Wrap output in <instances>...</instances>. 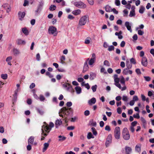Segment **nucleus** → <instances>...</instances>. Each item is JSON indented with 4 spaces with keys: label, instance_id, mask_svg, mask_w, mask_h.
Here are the masks:
<instances>
[{
    "label": "nucleus",
    "instance_id": "38",
    "mask_svg": "<svg viewBox=\"0 0 154 154\" xmlns=\"http://www.w3.org/2000/svg\"><path fill=\"white\" fill-rule=\"evenodd\" d=\"M87 137L88 139H90L91 138H94V137L92 135L91 132H89L88 134Z\"/></svg>",
    "mask_w": 154,
    "mask_h": 154
},
{
    "label": "nucleus",
    "instance_id": "49",
    "mask_svg": "<svg viewBox=\"0 0 154 154\" xmlns=\"http://www.w3.org/2000/svg\"><path fill=\"white\" fill-rule=\"evenodd\" d=\"M114 49V47L113 45H111L108 47V50L109 51H111Z\"/></svg>",
    "mask_w": 154,
    "mask_h": 154
},
{
    "label": "nucleus",
    "instance_id": "64",
    "mask_svg": "<svg viewBox=\"0 0 154 154\" xmlns=\"http://www.w3.org/2000/svg\"><path fill=\"white\" fill-rule=\"evenodd\" d=\"M108 72L109 74L112 73L113 72V70L111 68H109L107 69Z\"/></svg>",
    "mask_w": 154,
    "mask_h": 154
},
{
    "label": "nucleus",
    "instance_id": "57",
    "mask_svg": "<svg viewBox=\"0 0 154 154\" xmlns=\"http://www.w3.org/2000/svg\"><path fill=\"white\" fill-rule=\"evenodd\" d=\"M105 129V130L108 131H109L111 130L110 126L108 125L106 126Z\"/></svg>",
    "mask_w": 154,
    "mask_h": 154
},
{
    "label": "nucleus",
    "instance_id": "4",
    "mask_svg": "<svg viewBox=\"0 0 154 154\" xmlns=\"http://www.w3.org/2000/svg\"><path fill=\"white\" fill-rule=\"evenodd\" d=\"M114 136L116 139H119L120 136V129L119 127H116L114 131Z\"/></svg>",
    "mask_w": 154,
    "mask_h": 154
},
{
    "label": "nucleus",
    "instance_id": "59",
    "mask_svg": "<svg viewBox=\"0 0 154 154\" xmlns=\"http://www.w3.org/2000/svg\"><path fill=\"white\" fill-rule=\"evenodd\" d=\"M75 128V127L73 126H70L69 127H68L67 128V129L68 130H73Z\"/></svg>",
    "mask_w": 154,
    "mask_h": 154
},
{
    "label": "nucleus",
    "instance_id": "34",
    "mask_svg": "<svg viewBox=\"0 0 154 154\" xmlns=\"http://www.w3.org/2000/svg\"><path fill=\"white\" fill-rule=\"evenodd\" d=\"M96 60L91 58L88 63L90 66H92L95 62Z\"/></svg>",
    "mask_w": 154,
    "mask_h": 154
},
{
    "label": "nucleus",
    "instance_id": "9",
    "mask_svg": "<svg viewBox=\"0 0 154 154\" xmlns=\"http://www.w3.org/2000/svg\"><path fill=\"white\" fill-rule=\"evenodd\" d=\"M72 110V109L71 108H66V107H63L61 109V112L63 113V114L67 116L69 115L70 113L69 111H71Z\"/></svg>",
    "mask_w": 154,
    "mask_h": 154
},
{
    "label": "nucleus",
    "instance_id": "28",
    "mask_svg": "<svg viewBox=\"0 0 154 154\" xmlns=\"http://www.w3.org/2000/svg\"><path fill=\"white\" fill-rule=\"evenodd\" d=\"M81 13V11L79 9L73 11L72 12V13L75 15H77L80 14Z\"/></svg>",
    "mask_w": 154,
    "mask_h": 154
},
{
    "label": "nucleus",
    "instance_id": "61",
    "mask_svg": "<svg viewBox=\"0 0 154 154\" xmlns=\"http://www.w3.org/2000/svg\"><path fill=\"white\" fill-rule=\"evenodd\" d=\"M125 42L124 41H122L121 42V44H120V46L121 47L123 48L124 47L125 45Z\"/></svg>",
    "mask_w": 154,
    "mask_h": 154
},
{
    "label": "nucleus",
    "instance_id": "6",
    "mask_svg": "<svg viewBox=\"0 0 154 154\" xmlns=\"http://www.w3.org/2000/svg\"><path fill=\"white\" fill-rule=\"evenodd\" d=\"M63 88H66V90L69 91L71 93L74 92L73 88H72V86L68 83H66L63 85Z\"/></svg>",
    "mask_w": 154,
    "mask_h": 154
},
{
    "label": "nucleus",
    "instance_id": "36",
    "mask_svg": "<svg viewBox=\"0 0 154 154\" xmlns=\"http://www.w3.org/2000/svg\"><path fill=\"white\" fill-rule=\"evenodd\" d=\"M145 10V7L143 6H141L140 7L139 10V12L140 14H143Z\"/></svg>",
    "mask_w": 154,
    "mask_h": 154
},
{
    "label": "nucleus",
    "instance_id": "1",
    "mask_svg": "<svg viewBox=\"0 0 154 154\" xmlns=\"http://www.w3.org/2000/svg\"><path fill=\"white\" fill-rule=\"evenodd\" d=\"M54 127V124L51 122L50 123L49 126L47 125H43L42 126V135L43 136H46L50 130H51V128Z\"/></svg>",
    "mask_w": 154,
    "mask_h": 154
},
{
    "label": "nucleus",
    "instance_id": "48",
    "mask_svg": "<svg viewBox=\"0 0 154 154\" xmlns=\"http://www.w3.org/2000/svg\"><path fill=\"white\" fill-rule=\"evenodd\" d=\"M135 11H131L130 12L129 14V16L130 17H132L134 16H135Z\"/></svg>",
    "mask_w": 154,
    "mask_h": 154
},
{
    "label": "nucleus",
    "instance_id": "60",
    "mask_svg": "<svg viewBox=\"0 0 154 154\" xmlns=\"http://www.w3.org/2000/svg\"><path fill=\"white\" fill-rule=\"evenodd\" d=\"M28 151L32 149V146L30 144H28L26 147Z\"/></svg>",
    "mask_w": 154,
    "mask_h": 154
},
{
    "label": "nucleus",
    "instance_id": "10",
    "mask_svg": "<svg viewBox=\"0 0 154 154\" xmlns=\"http://www.w3.org/2000/svg\"><path fill=\"white\" fill-rule=\"evenodd\" d=\"M112 135L111 134H109L106 138V140L105 142V145L106 147L108 146L109 144L112 143Z\"/></svg>",
    "mask_w": 154,
    "mask_h": 154
},
{
    "label": "nucleus",
    "instance_id": "22",
    "mask_svg": "<svg viewBox=\"0 0 154 154\" xmlns=\"http://www.w3.org/2000/svg\"><path fill=\"white\" fill-rule=\"evenodd\" d=\"M141 144H139L136 145L135 148V149L136 151L139 152L141 151Z\"/></svg>",
    "mask_w": 154,
    "mask_h": 154
},
{
    "label": "nucleus",
    "instance_id": "5",
    "mask_svg": "<svg viewBox=\"0 0 154 154\" xmlns=\"http://www.w3.org/2000/svg\"><path fill=\"white\" fill-rule=\"evenodd\" d=\"M113 79H114V85L119 88H121V85L119 83L120 81L119 78H118V76L117 74H115L113 76Z\"/></svg>",
    "mask_w": 154,
    "mask_h": 154
},
{
    "label": "nucleus",
    "instance_id": "39",
    "mask_svg": "<svg viewBox=\"0 0 154 154\" xmlns=\"http://www.w3.org/2000/svg\"><path fill=\"white\" fill-rule=\"evenodd\" d=\"M91 130L94 135L96 136L97 135V132L95 128H94L92 127L91 128Z\"/></svg>",
    "mask_w": 154,
    "mask_h": 154
},
{
    "label": "nucleus",
    "instance_id": "55",
    "mask_svg": "<svg viewBox=\"0 0 154 154\" xmlns=\"http://www.w3.org/2000/svg\"><path fill=\"white\" fill-rule=\"evenodd\" d=\"M46 75L48 76L50 78H52L53 77V75L48 72H46Z\"/></svg>",
    "mask_w": 154,
    "mask_h": 154
},
{
    "label": "nucleus",
    "instance_id": "35",
    "mask_svg": "<svg viewBox=\"0 0 154 154\" xmlns=\"http://www.w3.org/2000/svg\"><path fill=\"white\" fill-rule=\"evenodd\" d=\"M58 137L59 138L58 140L59 141H63L65 140L66 139V137L63 136H61V135L59 136Z\"/></svg>",
    "mask_w": 154,
    "mask_h": 154
},
{
    "label": "nucleus",
    "instance_id": "47",
    "mask_svg": "<svg viewBox=\"0 0 154 154\" xmlns=\"http://www.w3.org/2000/svg\"><path fill=\"white\" fill-rule=\"evenodd\" d=\"M137 122L136 121H134L131 122V126L134 127L137 124Z\"/></svg>",
    "mask_w": 154,
    "mask_h": 154
},
{
    "label": "nucleus",
    "instance_id": "53",
    "mask_svg": "<svg viewBox=\"0 0 154 154\" xmlns=\"http://www.w3.org/2000/svg\"><path fill=\"white\" fill-rule=\"evenodd\" d=\"M138 100V98L137 96L135 95L134 96L133 98V100L134 101V102Z\"/></svg>",
    "mask_w": 154,
    "mask_h": 154
},
{
    "label": "nucleus",
    "instance_id": "40",
    "mask_svg": "<svg viewBox=\"0 0 154 154\" xmlns=\"http://www.w3.org/2000/svg\"><path fill=\"white\" fill-rule=\"evenodd\" d=\"M36 110L37 112L41 115H43L44 114V112L43 111L42 109H40L39 108H36Z\"/></svg>",
    "mask_w": 154,
    "mask_h": 154
},
{
    "label": "nucleus",
    "instance_id": "63",
    "mask_svg": "<svg viewBox=\"0 0 154 154\" xmlns=\"http://www.w3.org/2000/svg\"><path fill=\"white\" fill-rule=\"evenodd\" d=\"M90 114V112L88 110H86L84 112V114L85 116H88Z\"/></svg>",
    "mask_w": 154,
    "mask_h": 154
},
{
    "label": "nucleus",
    "instance_id": "33",
    "mask_svg": "<svg viewBox=\"0 0 154 154\" xmlns=\"http://www.w3.org/2000/svg\"><path fill=\"white\" fill-rule=\"evenodd\" d=\"M120 83L123 85H125V81L124 78L122 76L120 77Z\"/></svg>",
    "mask_w": 154,
    "mask_h": 154
},
{
    "label": "nucleus",
    "instance_id": "15",
    "mask_svg": "<svg viewBox=\"0 0 154 154\" xmlns=\"http://www.w3.org/2000/svg\"><path fill=\"white\" fill-rule=\"evenodd\" d=\"M142 65L144 66H146L148 64L147 60L146 57H143L141 61Z\"/></svg>",
    "mask_w": 154,
    "mask_h": 154
},
{
    "label": "nucleus",
    "instance_id": "29",
    "mask_svg": "<svg viewBox=\"0 0 154 154\" xmlns=\"http://www.w3.org/2000/svg\"><path fill=\"white\" fill-rule=\"evenodd\" d=\"M96 77V74L92 72H91L90 74V79L91 80H94Z\"/></svg>",
    "mask_w": 154,
    "mask_h": 154
},
{
    "label": "nucleus",
    "instance_id": "30",
    "mask_svg": "<svg viewBox=\"0 0 154 154\" xmlns=\"http://www.w3.org/2000/svg\"><path fill=\"white\" fill-rule=\"evenodd\" d=\"M105 9L106 11L107 12H110L112 11V9L109 5H106L105 7Z\"/></svg>",
    "mask_w": 154,
    "mask_h": 154
},
{
    "label": "nucleus",
    "instance_id": "42",
    "mask_svg": "<svg viewBox=\"0 0 154 154\" xmlns=\"http://www.w3.org/2000/svg\"><path fill=\"white\" fill-rule=\"evenodd\" d=\"M104 65L107 66H110V64L109 62L107 60H105L103 63Z\"/></svg>",
    "mask_w": 154,
    "mask_h": 154
},
{
    "label": "nucleus",
    "instance_id": "2",
    "mask_svg": "<svg viewBox=\"0 0 154 154\" xmlns=\"http://www.w3.org/2000/svg\"><path fill=\"white\" fill-rule=\"evenodd\" d=\"M48 33L49 34L52 35L54 36L57 35V28L54 26H51L49 27L48 30Z\"/></svg>",
    "mask_w": 154,
    "mask_h": 154
},
{
    "label": "nucleus",
    "instance_id": "45",
    "mask_svg": "<svg viewBox=\"0 0 154 154\" xmlns=\"http://www.w3.org/2000/svg\"><path fill=\"white\" fill-rule=\"evenodd\" d=\"M1 77L4 79H6L8 77V75L7 74H2L1 75Z\"/></svg>",
    "mask_w": 154,
    "mask_h": 154
},
{
    "label": "nucleus",
    "instance_id": "3",
    "mask_svg": "<svg viewBox=\"0 0 154 154\" xmlns=\"http://www.w3.org/2000/svg\"><path fill=\"white\" fill-rule=\"evenodd\" d=\"M123 137L124 139L126 140H128L130 137L129 131L126 128L123 129L122 132Z\"/></svg>",
    "mask_w": 154,
    "mask_h": 154
},
{
    "label": "nucleus",
    "instance_id": "14",
    "mask_svg": "<svg viewBox=\"0 0 154 154\" xmlns=\"http://www.w3.org/2000/svg\"><path fill=\"white\" fill-rule=\"evenodd\" d=\"M125 25L127 29L129 31L131 32H132V30L131 29V24L128 21L126 22L125 23Z\"/></svg>",
    "mask_w": 154,
    "mask_h": 154
},
{
    "label": "nucleus",
    "instance_id": "17",
    "mask_svg": "<svg viewBox=\"0 0 154 154\" xmlns=\"http://www.w3.org/2000/svg\"><path fill=\"white\" fill-rule=\"evenodd\" d=\"M2 7L6 9L7 13H8L10 11V7L8 4L5 3L2 6Z\"/></svg>",
    "mask_w": 154,
    "mask_h": 154
},
{
    "label": "nucleus",
    "instance_id": "37",
    "mask_svg": "<svg viewBox=\"0 0 154 154\" xmlns=\"http://www.w3.org/2000/svg\"><path fill=\"white\" fill-rule=\"evenodd\" d=\"M60 62L62 64L65 63L64 61L65 60V57L64 56H62L60 58Z\"/></svg>",
    "mask_w": 154,
    "mask_h": 154
},
{
    "label": "nucleus",
    "instance_id": "12",
    "mask_svg": "<svg viewBox=\"0 0 154 154\" xmlns=\"http://www.w3.org/2000/svg\"><path fill=\"white\" fill-rule=\"evenodd\" d=\"M17 44L18 45H24L26 42L25 41L22 40L20 38L17 39L16 41Z\"/></svg>",
    "mask_w": 154,
    "mask_h": 154
},
{
    "label": "nucleus",
    "instance_id": "51",
    "mask_svg": "<svg viewBox=\"0 0 154 154\" xmlns=\"http://www.w3.org/2000/svg\"><path fill=\"white\" fill-rule=\"evenodd\" d=\"M122 99L124 101L127 102L128 101V99L126 96L124 95L122 97Z\"/></svg>",
    "mask_w": 154,
    "mask_h": 154
},
{
    "label": "nucleus",
    "instance_id": "24",
    "mask_svg": "<svg viewBox=\"0 0 154 154\" xmlns=\"http://www.w3.org/2000/svg\"><path fill=\"white\" fill-rule=\"evenodd\" d=\"M76 93L78 94H80L82 91V89L79 86H76L75 88Z\"/></svg>",
    "mask_w": 154,
    "mask_h": 154
},
{
    "label": "nucleus",
    "instance_id": "46",
    "mask_svg": "<svg viewBox=\"0 0 154 154\" xmlns=\"http://www.w3.org/2000/svg\"><path fill=\"white\" fill-rule=\"evenodd\" d=\"M91 38H90L88 37L85 40V43L86 44H89L90 42Z\"/></svg>",
    "mask_w": 154,
    "mask_h": 154
},
{
    "label": "nucleus",
    "instance_id": "56",
    "mask_svg": "<svg viewBox=\"0 0 154 154\" xmlns=\"http://www.w3.org/2000/svg\"><path fill=\"white\" fill-rule=\"evenodd\" d=\"M133 116L134 118H137V119H139L140 117L139 114L138 113H137L136 114H134L133 115Z\"/></svg>",
    "mask_w": 154,
    "mask_h": 154
},
{
    "label": "nucleus",
    "instance_id": "18",
    "mask_svg": "<svg viewBox=\"0 0 154 154\" xmlns=\"http://www.w3.org/2000/svg\"><path fill=\"white\" fill-rule=\"evenodd\" d=\"M96 99L95 98L93 97L91 99L89 100L88 103L90 105H91L93 104H94L96 102Z\"/></svg>",
    "mask_w": 154,
    "mask_h": 154
},
{
    "label": "nucleus",
    "instance_id": "52",
    "mask_svg": "<svg viewBox=\"0 0 154 154\" xmlns=\"http://www.w3.org/2000/svg\"><path fill=\"white\" fill-rule=\"evenodd\" d=\"M100 72H103L105 74H107V72L106 71L105 68L103 67L102 68L100 69Z\"/></svg>",
    "mask_w": 154,
    "mask_h": 154
},
{
    "label": "nucleus",
    "instance_id": "50",
    "mask_svg": "<svg viewBox=\"0 0 154 154\" xmlns=\"http://www.w3.org/2000/svg\"><path fill=\"white\" fill-rule=\"evenodd\" d=\"M115 3L117 6H119L120 5V2L119 0H115Z\"/></svg>",
    "mask_w": 154,
    "mask_h": 154
},
{
    "label": "nucleus",
    "instance_id": "13",
    "mask_svg": "<svg viewBox=\"0 0 154 154\" xmlns=\"http://www.w3.org/2000/svg\"><path fill=\"white\" fill-rule=\"evenodd\" d=\"M19 19L20 20H22L25 15V13L24 12H22L19 11L18 14Z\"/></svg>",
    "mask_w": 154,
    "mask_h": 154
},
{
    "label": "nucleus",
    "instance_id": "58",
    "mask_svg": "<svg viewBox=\"0 0 154 154\" xmlns=\"http://www.w3.org/2000/svg\"><path fill=\"white\" fill-rule=\"evenodd\" d=\"M130 61L131 63H132L134 64H135L136 63L135 59L133 58H131L130 59Z\"/></svg>",
    "mask_w": 154,
    "mask_h": 154
},
{
    "label": "nucleus",
    "instance_id": "31",
    "mask_svg": "<svg viewBox=\"0 0 154 154\" xmlns=\"http://www.w3.org/2000/svg\"><path fill=\"white\" fill-rule=\"evenodd\" d=\"M22 32L26 35L29 34V32L26 28L24 27L22 28Z\"/></svg>",
    "mask_w": 154,
    "mask_h": 154
},
{
    "label": "nucleus",
    "instance_id": "16",
    "mask_svg": "<svg viewBox=\"0 0 154 154\" xmlns=\"http://www.w3.org/2000/svg\"><path fill=\"white\" fill-rule=\"evenodd\" d=\"M88 68L89 66L87 63V62L86 61L84 63L83 72L84 73L88 69Z\"/></svg>",
    "mask_w": 154,
    "mask_h": 154
},
{
    "label": "nucleus",
    "instance_id": "27",
    "mask_svg": "<svg viewBox=\"0 0 154 154\" xmlns=\"http://www.w3.org/2000/svg\"><path fill=\"white\" fill-rule=\"evenodd\" d=\"M49 143H45L44 144V147L42 149L43 152H45L49 146Z\"/></svg>",
    "mask_w": 154,
    "mask_h": 154
},
{
    "label": "nucleus",
    "instance_id": "20",
    "mask_svg": "<svg viewBox=\"0 0 154 154\" xmlns=\"http://www.w3.org/2000/svg\"><path fill=\"white\" fill-rule=\"evenodd\" d=\"M34 140V137L33 136H31L28 139V144H32L33 143Z\"/></svg>",
    "mask_w": 154,
    "mask_h": 154
},
{
    "label": "nucleus",
    "instance_id": "25",
    "mask_svg": "<svg viewBox=\"0 0 154 154\" xmlns=\"http://www.w3.org/2000/svg\"><path fill=\"white\" fill-rule=\"evenodd\" d=\"M62 122L60 119L59 120V119H57L55 123V124L56 126V127L57 128V126H59L62 124Z\"/></svg>",
    "mask_w": 154,
    "mask_h": 154
},
{
    "label": "nucleus",
    "instance_id": "23",
    "mask_svg": "<svg viewBox=\"0 0 154 154\" xmlns=\"http://www.w3.org/2000/svg\"><path fill=\"white\" fill-rule=\"evenodd\" d=\"M125 150L126 154H130L131 152L132 149L130 147L126 146L125 147Z\"/></svg>",
    "mask_w": 154,
    "mask_h": 154
},
{
    "label": "nucleus",
    "instance_id": "54",
    "mask_svg": "<svg viewBox=\"0 0 154 154\" xmlns=\"http://www.w3.org/2000/svg\"><path fill=\"white\" fill-rule=\"evenodd\" d=\"M36 59L37 61H40V56L39 53L37 54L36 55Z\"/></svg>",
    "mask_w": 154,
    "mask_h": 154
},
{
    "label": "nucleus",
    "instance_id": "32",
    "mask_svg": "<svg viewBox=\"0 0 154 154\" xmlns=\"http://www.w3.org/2000/svg\"><path fill=\"white\" fill-rule=\"evenodd\" d=\"M126 66L127 68L128 69L131 68L132 66V65L131 63H130L128 60H127L126 61Z\"/></svg>",
    "mask_w": 154,
    "mask_h": 154
},
{
    "label": "nucleus",
    "instance_id": "8",
    "mask_svg": "<svg viewBox=\"0 0 154 154\" xmlns=\"http://www.w3.org/2000/svg\"><path fill=\"white\" fill-rule=\"evenodd\" d=\"M88 20V18L87 16H83L79 20V24L80 26L84 25L86 24Z\"/></svg>",
    "mask_w": 154,
    "mask_h": 154
},
{
    "label": "nucleus",
    "instance_id": "41",
    "mask_svg": "<svg viewBox=\"0 0 154 154\" xmlns=\"http://www.w3.org/2000/svg\"><path fill=\"white\" fill-rule=\"evenodd\" d=\"M45 98L42 95H40L39 97V99L41 101H44L45 100Z\"/></svg>",
    "mask_w": 154,
    "mask_h": 154
},
{
    "label": "nucleus",
    "instance_id": "11",
    "mask_svg": "<svg viewBox=\"0 0 154 154\" xmlns=\"http://www.w3.org/2000/svg\"><path fill=\"white\" fill-rule=\"evenodd\" d=\"M130 69L128 68H125L122 71V73L125 75H127L128 74H132V70H129Z\"/></svg>",
    "mask_w": 154,
    "mask_h": 154
},
{
    "label": "nucleus",
    "instance_id": "44",
    "mask_svg": "<svg viewBox=\"0 0 154 154\" xmlns=\"http://www.w3.org/2000/svg\"><path fill=\"white\" fill-rule=\"evenodd\" d=\"M91 88L93 91L94 92H95L96 91V90L97 88V86L96 85H95L92 86Z\"/></svg>",
    "mask_w": 154,
    "mask_h": 154
},
{
    "label": "nucleus",
    "instance_id": "62",
    "mask_svg": "<svg viewBox=\"0 0 154 154\" xmlns=\"http://www.w3.org/2000/svg\"><path fill=\"white\" fill-rule=\"evenodd\" d=\"M135 71L138 75H140L141 74L140 69H136Z\"/></svg>",
    "mask_w": 154,
    "mask_h": 154
},
{
    "label": "nucleus",
    "instance_id": "43",
    "mask_svg": "<svg viewBox=\"0 0 154 154\" xmlns=\"http://www.w3.org/2000/svg\"><path fill=\"white\" fill-rule=\"evenodd\" d=\"M56 8V6L55 5H51L49 7V9L50 11H53Z\"/></svg>",
    "mask_w": 154,
    "mask_h": 154
},
{
    "label": "nucleus",
    "instance_id": "26",
    "mask_svg": "<svg viewBox=\"0 0 154 154\" xmlns=\"http://www.w3.org/2000/svg\"><path fill=\"white\" fill-rule=\"evenodd\" d=\"M122 32L120 31L119 32H116L115 33V35H116L118 36V38L119 39H121L123 38V36L122 35Z\"/></svg>",
    "mask_w": 154,
    "mask_h": 154
},
{
    "label": "nucleus",
    "instance_id": "7",
    "mask_svg": "<svg viewBox=\"0 0 154 154\" xmlns=\"http://www.w3.org/2000/svg\"><path fill=\"white\" fill-rule=\"evenodd\" d=\"M74 5L76 7L81 8H85L86 7V5L81 1L75 2H74Z\"/></svg>",
    "mask_w": 154,
    "mask_h": 154
},
{
    "label": "nucleus",
    "instance_id": "19",
    "mask_svg": "<svg viewBox=\"0 0 154 154\" xmlns=\"http://www.w3.org/2000/svg\"><path fill=\"white\" fill-rule=\"evenodd\" d=\"M44 3L42 2L40 3L37 9L35 11V12L36 13H37L38 11H41L42 7Z\"/></svg>",
    "mask_w": 154,
    "mask_h": 154
},
{
    "label": "nucleus",
    "instance_id": "21",
    "mask_svg": "<svg viewBox=\"0 0 154 154\" xmlns=\"http://www.w3.org/2000/svg\"><path fill=\"white\" fill-rule=\"evenodd\" d=\"M12 51L14 55L19 54L20 52L19 50L17 48H14L12 50Z\"/></svg>",
    "mask_w": 154,
    "mask_h": 154
}]
</instances>
